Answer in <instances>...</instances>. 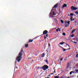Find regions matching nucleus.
I'll use <instances>...</instances> for the list:
<instances>
[{
    "label": "nucleus",
    "mask_w": 78,
    "mask_h": 78,
    "mask_svg": "<svg viewBox=\"0 0 78 78\" xmlns=\"http://www.w3.org/2000/svg\"><path fill=\"white\" fill-rule=\"evenodd\" d=\"M23 49H21L20 52L19 53L18 56L16 57V61H17L18 62L21 61V59H22V55H23Z\"/></svg>",
    "instance_id": "nucleus-1"
},
{
    "label": "nucleus",
    "mask_w": 78,
    "mask_h": 78,
    "mask_svg": "<svg viewBox=\"0 0 78 78\" xmlns=\"http://www.w3.org/2000/svg\"><path fill=\"white\" fill-rule=\"evenodd\" d=\"M41 69H42L43 70L45 71L46 70L48 69V66L47 65H44L43 66L41 67Z\"/></svg>",
    "instance_id": "nucleus-2"
},
{
    "label": "nucleus",
    "mask_w": 78,
    "mask_h": 78,
    "mask_svg": "<svg viewBox=\"0 0 78 78\" xmlns=\"http://www.w3.org/2000/svg\"><path fill=\"white\" fill-rule=\"evenodd\" d=\"M65 27H69V25L70 24V22L68 21L67 22V21H65Z\"/></svg>",
    "instance_id": "nucleus-3"
},
{
    "label": "nucleus",
    "mask_w": 78,
    "mask_h": 78,
    "mask_svg": "<svg viewBox=\"0 0 78 78\" xmlns=\"http://www.w3.org/2000/svg\"><path fill=\"white\" fill-rule=\"evenodd\" d=\"M72 11L73 10H76L77 9V8L76 7H75L72 6L71 8Z\"/></svg>",
    "instance_id": "nucleus-4"
},
{
    "label": "nucleus",
    "mask_w": 78,
    "mask_h": 78,
    "mask_svg": "<svg viewBox=\"0 0 78 78\" xmlns=\"http://www.w3.org/2000/svg\"><path fill=\"white\" fill-rule=\"evenodd\" d=\"M47 33H48V31L46 30L43 31V34H47Z\"/></svg>",
    "instance_id": "nucleus-5"
},
{
    "label": "nucleus",
    "mask_w": 78,
    "mask_h": 78,
    "mask_svg": "<svg viewBox=\"0 0 78 78\" xmlns=\"http://www.w3.org/2000/svg\"><path fill=\"white\" fill-rule=\"evenodd\" d=\"M58 3H57L53 7V8H57V7H58Z\"/></svg>",
    "instance_id": "nucleus-6"
},
{
    "label": "nucleus",
    "mask_w": 78,
    "mask_h": 78,
    "mask_svg": "<svg viewBox=\"0 0 78 78\" xmlns=\"http://www.w3.org/2000/svg\"><path fill=\"white\" fill-rule=\"evenodd\" d=\"M65 7H67V5L66 4H65L63 5L62 8H64Z\"/></svg>",
    "instance_id": "nucleus-7"
},
{
    "label": "nucleus",
    "mask_w": 78,
    "mask_h": 78,
    "mask_svg": "<svg viewBox=\"0 0 78 78\" xmlns=\"http://www.w3.org/2000/svg\"><path fill=\"white\" fill-rule=\"evenodd\" d=\"M76 30V29H74V30H73L72 32H71V34H73L74 32L75 31V30Z\"/></svg>",
    "instance_id": "nucleus-8"
},
{
    "label": "nucleus",
    "mask_w": 78,
    "mask_h": 78,
    "mask_svg": "<svg viewBox=\"0 0 78 78\" xmlns=\"http://www.w3.org/2000/svg\"><path fill=\"white\" fill-rule=\"evenodd\" d=\"M45 56V53H43L41 55V57L42 58H44Z\"/></svg>",
    "instance_id": "nucleus-9"
},
{
    "label": "nucleus",
    "mask_w": 78,
    "mask_h": 78,
    "mask_svg": "<svg viewBox=\"0 0 78 78\" xmlns=\"http://www.w3.org/2000/svg\"><path fill=\"white\" fill-rule=\"evenodd\" d=\"M69 63L67 64V66H66V69H69Z\"/></svg>",
    "instance_id": "nucleus-10"
},
{
    "label": "nucleus",
    "mask_w": 78,
    "mask_h": 78,
    "mask_svg": "<svg viewBox=\"0 0 78 78\" xmlns=\"http://www.w3.org/2000/svg\"><path fill=\"white\" fill-rule=\"evenodd\" d=\"M33 40H31L30 39L29 40V43L32 42H33Z\"/></svg>",
    "instance_id": "nucleus-11"
},
{
    "label": "nucleus",
    "mask_w": 78,
    "mask_h": 78,
    "mask_svg": "<svg viewBox=\"0 0 78 78\" xmlns=\"http://www.w3.org/2000/svg\"><path fill=\"white\" fill-rule=\"evenodd\" d=\"M66 45H67L68 46V47H69V48H68V49H67L66 50H70V46H69V44H66Z\"/></svg>",
    "instance_id": "nucleus-12"
},
{
    "label": "nucleus",
    "mask_w": 78,
    "mask_h": 78,
    "mask_svg": "<svg viewBox=\"0 0 78 78\" xmlns=\"http://www.w3.org/2000/svg\"><path fill=\"white\" fill-rule=\"evenodd\" d=\"M56 73V71H55V69L53 73H51V74H52V75H53V74H54V73Z\"/></svg>",
    "instance_id": "nucleus-13"
},
{
    "label": "nucleus",
    "mask_w": 78,
    "mask_h": 78,
    "mask_svg": "<svg viewBox=\"0 0 78 78\" xmlns=\"http://www.w3.org/2000/svg\"><path fill=\"white\" fill-rule=\"evenodd\" d=\"M53 9H51V12L50 13V15H51V13H52V12H53Z\"/></svg>",
    "instance_id": "nucleus-14"
},
{
    "label": "nucleus",
    "mask_w": 78,
    "mask_h": 78,
    "mask_svg": "<svg viewBox=\"0 0 78 78\" xmlns=\"http://www.w3.org/2000/svg\"><path fill=\"white\" fill-rule=\"evenodd\" d=\"M67 61V58H65L64 59V60H63V61H64V62H66Z\"/></svg>",
    "instance_id": "nucleus-15"
},
{
    "label": "nucleus",
    "mask_w": 78,
    "mask_h": 78,
    "mask_svg": "<svg viewBox=\"0 0 78 78\" xmlns=\"http://www.w3.org/2000/svg\"><path fill=\"white\" fill-rule=\"evenodd\" d=\"M52 14L53 16H55V15H56V13L55 14V12H53Z\"/></svg>",
    "instance_id": "nucleus-16"
},
{
    "label": "nucleus",
    "mask_w": 78,
    "mask_h": 78,
    "mask_svg": "<svg viewBox=\"0 0 78 78\" xmlns=\"http://www.w3.org/2000/svg\"><path fill=\"white\" fill-rule=\"evenodd\" d=\"M28 47V44H27L25 45V47Z\"/></svg>",
    "instance_id": "nucleus-17"
},
{
    "label": "nucleus",
    "mask_w": 78,
    "mask_h": 78,
    "mask_svg": "<svg viewBox=\"0 0 78 78\" xmlns=\"http://www.w3.org/2000/svg\"><path fill=\"white\" fill-rule=\"evenodd\" d=\"M46 62L47 64H48V60H46Z\"/></svg>",
    "instance_id": "nucleus-18"
},
{
    "label": "nucleus",
    "mask_w": 78,
    "mask_h": 78,
    "mask_svg": "<svg viewBox=\"0 0 78 78\" xmlns=\"http://www.w3.org/2000/svg\"><path fill=\"white\" fill-rule=\"evenodd\" d=\"M73 13H70V16L71 17H72V16H73Z\"/></svg>",
    "instance_id": "nucleus-19"
},
{
    "label": "nucleus",
    "mask_w": 78,
    "mask_h": 78,
    "mask_svg": "<svg viewBox=\"0 0 78 78\" xmlns=\"http://www.w3.org/2000/svg\"><path fill=\"white\" fill-rule=\"evenodd\" d=\"M61 23H64V21L62 20H61Z\"/></svg>",
    "instance_id": "nucleus-20"
},
{
    "label": "nucleus",
    "mask_w": 78,
    "mask_h": 78,
    "mask_svg": "<svg viewBox=\"0 0 78 78\" xmlns=\"http://www.w3.org/2000/svg\"><path fill=\"white\" fill-rule=\"evenodd\" d=\"M65 43L64 42H62V43H60V44L61 45H62V44H64Z\"/></svg>",
    "instance_id": "nucleus-21"
},
{
    "label": "nucleus",
    "mask_w": 78,
    "mask_h": 78,
    "mask_svg": "<svg viewBox=\"0 0 78 78\" xmlns=\"http://www.w3.org/2000/svg\"><path fill=\"white\" fill-rule=\"evenodd\" d=\"M62 35H63V36H66V33H63Z\"/></svg>",
    "instance_id": "nucleus-22"
},
{
    "label": "nucleus",
    "mask_w": 78,
    "mask_h": 78,
    "mask_svg": "<svg viewBox=\"0 0 78 78\" xmlns=\"http://www.w3.org/2000/svg\"><path fill=\"white\" fill-rule=\"evenodd\" d=\"M60 47H61V48H62V50H64V48H62V47L61 46H60Z\"/></svg>",
    "instance_id": "nucleus-23"
},
{
    "label": "nucleus",
    "mask_w": 78,
    "mask_h": 78,
    "mask_svg": "<svg viewBox=\"0 0 78 78\" xmlns=\"http://www.w3.org/2000/svg\"><path fill=\"white\" fill-rule=\"evenodd\" d=\"M75 72H76V73H78V69H76L75 70Z\"/></svg>",
    "instance_id": "nucleus-24"
},
{
    "label": "nucleus",
    "mask_w": 78,
    "mask_h": 78,
    "mask_svg": "<svg viewBox=\"0 0 78 78\" xmlns=\"http://www.w3.org/2000/svg\"><path fill=\"white\" fill-rule=\"evenodd\" d=\"M72 71L70 72V73H69V75H72Z\"/></svg>",
    "instance_id": "nucleus-25"
},
{
    "label": "nucleus",
    "mask_w": 78,
    "mask_h": 78,
    "mask_svg": "<svg viewBox=\"0 0 78 78\" xmlns=\"http://www.w3.org/2000/svg\"><path fill=\"white\" fill-rule=\"evenodd\" d=\"M75 14H78V12L77 11H76L75 12Z\"/></svg>",
    "instance_id": "nucleus-26"
},
{
    "label": "nucleus",
    "mask_w": 78,
    "mask_h": 78,
    "mask_svg": "<svg viewBox=\"0 0 78 78\" xmlns=\"http://www.w3.org/2000/svg\"><path fill=\"white\" fill-rule=\"evenodd\" d=\"M76 58H78V54H77L76 56Z\"/></svg>",
    "instance_id": "nucleus-27"
},
{
    "label": "nucleus",
    "mask_w": 78,
    "mask_h": 78,
    "mask_svg": "<svg viewBox=\"0 0 78 78\" xmlns=\"http://www.w3.org/2000/svg\"><path fill=\"white\" fill-rule=\"evenodd\" d=\"M74 36V35H73V34H72L71 36V37H73Z\"/></svg>",
    "instance_id": "nucleus-28"
},
{
    "label": "nucleus",
    "mask_w": 78,
    "mask_h": 78,
    "mask_svg": "<svg viewBox=\"0 0 78 78\" xmlns=\"http://www.w3.org/2000/svg\"><path fill=\"white\" fill-rule=\"evenodd\" d=\"M74 43L76 44H77V43H76V41L74 42Z\"/></svg>",
    "instance_id": "nucleus-29"
},
{
    "label": "nucleus",
    "mask_w": 78,
    "mask_h": 78,
    "mask_svg": "<svg viewBox=\"0 0 78 78\" xmlns=\"http://www.w3.org/2000/svg\"><path fill=\"white\" fill-rule=\"evenodd\" d=\"M72 73H75L74 71H72Z\"/></svg>",
    "instance_id": "nucleus-30"
},
{
    "label": "nucleus",
    "mask_w": 78,
    "mask_h": 78,
    "mask_svg": "<svg viewBox=\"0 0 78 78\" xmlns=\"http://www.w3.org/2000/svg\"><path fill=\"white\" fill-rule=\"evenodd\" d=\"M44 39H46V36H44Z\"/></svg>",
    "instance_id": "nucleus-31"
},
{
    "label": "nucleus",
    "mask_w": 78,
    "mask_h": 78,
    "mask_svg": "<svg viewBox=\"0 0 78 78\" xmlns=\"http://www.w3.org/2000/svg\"><path fill=\"white\" fill-rule=\"evenodd\" d=\"M53 75L52 74H51V73L49 75H48V76H50V75Z\"/></svg>",
    "instance_id": "nucleus-32"
},
{
    "label": "nucleus",
    "mask_w": 78,
    "mask_h": 78,
    "mask_svg": "<svg viewBox=\"0 0 78 78\" xmlns=\"http://www.w3.org/2000/svg\"><path fill=\"white\" fill-rule=\"evenodd\" d=\"M56 31L57 32L58 31H59V29H56Z\"/></svg>",
    "instance_id": "nucleus-33"
},
{
    "label": "nucleus",
    "mask_w": 78,
    "mask_h": 78,
    "mask_svg": "<svg viewBox=\"0 0 78 78\" xmlns=\"http://www.w3.org/2000/svg\"><path fill=\"white\" fill-rule=\"evenodd\" d=\"M66 49H64L63 50V51H66Z\"/></svg>",
    "instance_id": "nucleus-34"
},
{
    "label": "nucleus",
    "mask_w": 78,
    "mask_h": 78,
    "mask_svg": "<svg viewBox=\"0 0 78 78\" xmlns=\"http://www.w3.org/2000/svg\"><path fill=\"white\" fill-rule=\"evenodd\" d=\"M48 47H50V44H48Z\"/></svg>",
    "instance_id": "nucleus-35"
},
{
    "label": "nucleus",
    "mask_w": 78,
    "mask_h": 78,
    "mask_svg": "<svg viewBox=\"0 0 78 78\" xmlns=\"http://www.w3.org/2000/svg\"><path fill=\"white\" fill-rule=\"evenodd\" d=\"M62 58H61L60 61H62Z\"/></svg>",
    "instance_id": "nucleus-36"
},
{
    "label": "nucleus",
    "mask_w": 78,
    "mask_h": 78,
    "mask_svg": "<svg viewBox=\"0 0 78 78\" xmlns=\"http://www.w3.org/2000/svg\"><path fill=\"white\" fill-rule=\"evenodd\" d=\"M46 36L47 37H48V34H47L46 35Z\"/></svg>",
    "instance_id": "nucleus-37"
},
{
    "label": "nucleus",
    "mask_w": 78,
    "mask_h": 78,
    "mask_svg": "<svg viewBox=\"0 0 78 78\" xmlns=\"http://www.w3.org/2000/svg\"><path fill=\"white\" fill-rule=\"evenodd\" d=\"M74 20V19H73V20H72L71 21H73Z\"/></svg>",
    "instance_id": "nucleus-38"
},
{
    "label": "nucleus",
    "mask_w": 78,
    "mask_h": 78,
    "mask_svg": "<svg viewBox=\"0 0 78 78\" xmlns=\"http://www.w3.org/2000/svg\"><path fill=\"white\" fill-rule=\"evenodd\" d=\"M58 31H61V29H59V30H58Z\"/></svg>",
    "instance_id": "nucleus-39"
},
{
    "label": "nucleus",
    "mask_w": 78,
    "mask_h": 78,
    "mask_svg": "<svg viewBox=\"0 0 78 78\" xmlns=\"http://www.w3.org/2000/svg\"><path fill=\"white\" fill-rule=\"evenodd\" d=\"M53 69H54V70H55V67H54Z\"/></svg>",
    "instance_id": "nucleus-40"
},
{
    "label": "nucleus",
    "mask_w": 78,
    "mask_h": 78,
    "mask_svg": "<svg viewBox=\"0 0 78 78\" xmlns=\"http://www.w3.org/2000/svg\"><path fill=\"white\" fill-rule=\"evenodd\" d=\"M37 37H35V39H37Z\"/></svg>",
    "instance_id": "nucleus-41"
},
{
    "label": "nucleus",
    "mask_w": 78,
    "mask_h": 78,
    "mask_svg": "<svg viewBox=\"0 0 78 78\" xmlns=\"http://www.w3.org/2000/svg\"><path fill=\"white\" fill-rule=\"evenodd\" d=\"M60 78H63V76H61V77H60Z\"/></svg>",
    "instance_id": "nucleus-42"
},
{
    "label": "nucleus",
    "mask_w": 78,
    "mask_h": 78,
    "mask_svg": "<svg viewBox=\"0 0 78 78\" xmlns=\"http://www.w3.org/2000/svg\"><path fill=\"white\" fill-rule=\"evenodd\" d=\"M15 65H16V62H15Z\"/></svg>",
    "instance_id": "nucleus-43"
},
{
    "label": "nucleus",
    "mask_w": 78,
    "mask_h": 78,
    "mask_svg": "<svg viewBox=\"0 0 78 78\" xmlns=\"http://www.w3.org/2000/svg\"><path fill=\"white\" fill-rule=\"evenodd\" d=\"M16 69H18V67H16Z\"/></svg>",
    "instance_id": "nucleus-44"
},
{
    "label": "nucleus",
    "mask_w": 78,
    "mask_h": 78,
    "mask_svg": "<svg viewBox=\"0 0 78 78\" xmlns=\"http://www.w3.org/2000/svg\"><path fill=\"white\" fill-rule=\"evenodd\" d=\"M67 78H71L69 77H67Z\"/></svg>",
    "instance_id": "nucleus-45"
},
{
    "label": "nucleus",
    "mask_w": 78,
    "mask_h": 78,
    "mask_svg": "<svg viewBox=\"0 0 78 78\" xmlns=\"http://www.w3.org/2000/svg\"><path fill=\"white\" fill-rule=\"evenodd\" d=\"M56 38V37H55V38Z\"/></svg>",
    "instance_id": "nucleus-46"
},
{
    "label": "nucleus",
    "mask_w": 78,
    "mask_h": 78,
    "mask_svg": "<svg viewBox=\"0 0 78 78\" xmlns=\"http://www.w3.org/2000/svg\"><path fill=\"white\" fill-rule=\"evenodd\" d=\"M71 29H72V28H71Z\"/></svg>",
    "instance_id": "nucleus-47"
}]
</instances>
